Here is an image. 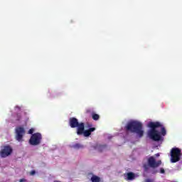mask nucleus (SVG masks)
Listing matches in <instances>:
<instances>
[{
    "label": "nucleus",
    "instance_id": "obj_1",
    "mask_svg": "<svg viewBox=\"0 0 182 182\" xmlns=\"http://www.w3.org/2000/svg\"><path fill=\"white\" fill-rule=\"evenodd\" d=\"M148 127L151 129L147 132L148 137L154 141H160L161 136L167 134L166 128L159 122H150L148 123Z\"/></svg>",
    "mask_w": 182,
    "mask_h": 182
},
{
    "label": "nucleus",
    "instance_id": "obj_2",
    "mask_svg": "<svg viewBox=\"0 0 182 182\" xmlns=\"http://www.w3.org/2000/svg\"><path fill=\"white\" fill-rule=\"evenodd\" d=\"M147 164L144 165V168L145 171H149V167L151 168H157V167H160L161 166V161H156V158L154 156H150L147 160Z\"/></svg>",
    "mask_w": 182,
    "mask_h": 182
},
{
    "label": "nucleus",
    "instance_id": "obj_3",
    "mask_svg": "<svg viewBox=\"0 0 182 182\" xmlns=\"http://www.w3.org/2000/svg\"><path fill=\"white\" fill-rule=\"evenodd\" d=\"M181 157V149L173 147L171 149V163H177L180 161Z\"/></svg>",
    "mask_w": 182,
    "mask_h": 182
},
{
    "label": "nucleus",
    "instance_id": "obj_4",
    "mask_svg": "<svg viewBox=\"0 0 182 182\" xmlns=\"http://www.w3.org/2000/svg\"><path fill=\"white\" fill-rule=\"evenodd\" d=\"M127 133H137V121H130L124 127Z\"/></svg>",
    "mask_w": 182,
    "mask_h": 182
},
{
    "label": "nucleus",
    "instance_id": "obj_5",
    "mask_svg": "<svg viewBox=\"0 0 182 182\" xmlns=\"http://www.w3.org/2000/svg\"><path fill=\"white\" fill-rule=\"evenodd\" d=\"M13 151L14 149H12V146H11L10 145L3 146H1V149L0 150V156L2 159H5L11 156Z\"/></svg>",
    "mask_w": 182,
    "mask_h": 182
},
{
    "label": "nucleus",
    "instance_id": "obj_6",
    "mask_svg": "<svg viewBox=\"0 0 182 182\" xmlns=\"http://www.w3.org/2000/svg\"><path fill=\"white\" fill-rule=\"evenodd\" d=\"M41 140L42 134H41V133H35L33 134L30 138L29 143L31 146H38V144H41Z\"/></svg>",
    "mask_w": 182,
    "mask_h": 182
},
{
    "label": "nucleus",
    "instance_id": "obj_7",
    "mask_svg": "<svg viewBox=\"0 0 182 182\" xmlns=\"http://www.w3.org/2000/svg\"><path fill=\"white\" fill-rule=\"evenodd\" d=\"M25 128L17 127L16 128V140H17V141H23V136H25Z\"/></svg>",
    "mask_w": 182,
    "mask_h": 182
},
{
    "label": "nucleus",
    "instance_id": "obj_8",
    "mask_svg": "<svg viewBox=\"0 0 182 182\" xmlns=\"http://www.w3.org/2000/svg\"><path fill=\"white\" fill-rule=\"evenodd\" d=\"M77 134L78 136H82V134H83L85 137H89L92 134L88 129L85 130V124H81L79 129H77Z\"/></svg>",
    "mask_w": 182,
    "mask_h": 182
},
{
    "label": "nucleus",
    "instance_id": "obj_9",
    "mask_svg": "<svg viewBox=\"0 0 182 182\" xmlns=\"http://www.w3.org/2000/svg\"><path fill=\"white\" fill-rule=\"evenodd\" d=\"M80 124H85L83 122L79 123V121L75 117H71L69 119V125L72 129H76L77 130L80 127Z\"/></svg>",
    "mask_w": 182,
    "mask_h": 182
},
{
    "label": "nucleus",
    "instance_id": "obj_10",
    "mask_svg": "<svg viewBox=\"0 0 182 182\" xmlns=\"http://www.w3.org/2000/svg\"><path fill=\"white\" fill-rule=\"evenodd\" d=\"M144 131L143 130V124L140 122H137V136L139 137H143Z\"/></svg>",
    "mask_w": 182,
    "mask_h": 182
},
{
    "label": "nucleus",
    "instance_id": "obj_11",
    "mask_svg": "<svg viewBox=\"0 0 182 182\" xmlns=\"http://www.w3.org/2000/svg\"><path fill=\"white\" fill-rule=\"evenodd\" d=\"M124 180H127V181H132V180H134L136 176L132 172H129L124 174Z\"/></svg>",
    "mask_w": 182,
    "mask_h": 182
},
{
    "label": "nucleus",
    "instance_id": "obj_12",
    "mask_svg": "<svg viewBox=\"0 0 182 182\" xmlns=\"http://www.w3.org/2000/svg\"><path fill=\"white\" fill-rule=\"evenodd\" d=\"M91 181L92 182H100L101 181V179H100V177L96 176V175H93L92 177H91Z\"/></svg>",
    "mask_w": 182,
    "mask_h": 182
},
{
    "label": "nucleus",
    "instance_id": "obj_13",
    "mask_svg": "<svg viewBox=\"0 0 182 182\" xmlns=\"http://www.w3.org/2000/svg\"><path fill=\"white\" fill-rule=\"evenodd\" d=\"M107 149V145H100L98 146V151H100V153H102V151H105V150H106Z\"/></svg>",
    "mask_w": 182,
    "mask_h": 182
},
{
    "label": "nucleus",
    "instance_id": "obj_14",
    "mask_svg": "<svg viewBox=\"0 0 182 182\" xmlns=\"http://www.w3.org/2000/svg\"><path fill=\"white\" fill-rule=\"evenodd\" d=\"M92 117L93 120H99L100 119V116L96 113H92Z\"/></svg>",
    "mask_w": 182,
    "mask_h": 182
},
{
    "label": "nucleus",
    "instance_id": "obj_15",
    "mask_svg": "<svg viewBox=\"0 0 182 182\" xmlns=\"http://www.w3.org/2000/svg\"><path fill=\"white\" fill-rule=\"evenodd\" d=\"M15 118L16 122H21V119H22V114H21V113H17L16 114Z\"/></svg>",
    "mask_w": 182,
    "mask_h": 182
},
{
    "label": "nucleus",
    "instance_id": "obj_16",
    "mask_svg": "<svg viewBox=\"0 0 182 182\" xmlns=\"http://www.w3.org/2000/svg\"><path fill=\"white\" fill-rule=\"evenodd\" d=\"M73 149H83V145L80 144H75L73 145Z\"/></svg>",
    "mask_w": 182,
    "mask_h": 182
},
{
    "label": "nucleus",
    "instance_id": "obj_17",
    "mask_svg": "<svg viewBox=\"0 0 182 182\" xmlns=\"http://www.w3.org/2000/svg\"><path fill=\"white\" fill-rule=\"evenodd\" d=\"M95 130H96V128L92 127L88 129V132H90V133L92 134V132H95Z\"/></svg>",
    "mask_w": 182,
    "mask_h": 182
},
{
    "label": "nucleus",
    "instance_id": "obj_18",
    "mask_svg": "<svg viewBox=\"0 0 182 182\" xmlns=\"http://www.w3.org/2000/svg\"><path fill=\"white\" fill-rule=\"evenodd\" d=\"M33 132H35V129L33 128H31L28 130V134H33Z\"/></svg>",
    "mask_w": 182,
    "mask_h": 182
},
{
    "label": "nucleus",
    "instance_id": "obj_19",
    "mask_svg": "<svg viewBox=\"0 0 182 182\" xmlns=\"http://www.w3.org/2000/svg\"><path fill=\"white\" fill-rule=\"evenodd\" d=\"M144 182H154V179L146 178L145 179Z\"/></svg>",
    "mask_w": 182,
    "mask_h": 182
},
{
    "label": "nucleus",
    "instance_id": "obj_20",
    "mask_svg": "<svg viewBox=\"0 0 182 182\" xmlns=\"http://www.w3.org/2000/svg\"><path fill=\"white\" fill-rule=\"evenodd\" d=\"M160 173H161V174H164L166 173V171H164V168H161Z\"/></svg>",
    "mask_w": 182,
    "mask_h": 182
},
{
    "label": "nucleus",
    "instance_id": "obj_21",
    "mask_svg": "<svg viewBox=\"0 0 182 182\" xmlns=\"http://www.w3.org/2000/svg\"><path fill=\"white\" fill-rule=\"evenodd\" d=\"M35 174H36V171H31L30 172V175H31V176H35Z\"/></svg>",
    "mask_w": 182,
    "mask_h": 182
},
{
    "label": "nucleus",
    "instance_id": "obj_22",
    "mask_svg": "<svg viewBox=\"0 0 182 182\" xmlns=\"http://www.w3.org/2000/svg\"><path fill=\"white\" fill-rule=\"evenodd\" d=\"M19 182H26V179L25 178H21L20 179V181Z\"/></svg>",
    "mask_w": 182,
    "mask_h": 182
},
{
    "label": "nucleus",
    "instance_id": "obj_23",
    "mask_svg": "<svg viewBox=\"0 0 182 182\" xmlns=\"http://www.w3.org/2000/svg\"><path fill=\"white\" fill-rule=\"evenodd\" d=\"M16 107V109H21L19 107Z\"/></svg>",
    "mask_w": 182,
    "mask_h": 182
},
{
    "label": "nucleus",
    "instance_id": "obj_24",
    "mask_svg": "<svg viewBox=\"0 0 182 182\" xmlns=\"http://www.w3.org/2000/svg\"><path fill=\"white\" fill-rule=\"evenodd\" d=\"M88 127H92V124L88 125Z\"/></svg>",
    "mask_w": 182,
    "mask_h": 182
},
{
    "label": "nucleus",
    "instance_id": "obj_25",
    "mask_svg": "<svg viewBox=\"0 0 182 182\" xmlns=\"http://www.w3.org/2000/svg\"><path fill=\"white\" fill-rule=\"evenodd\" d=\"M155 173H157V171H156L155 172H154L153 174H155Z\"/></svg>",
    "mask_w": 182,
    "mask_h": 182
},
{
    "label": "nucleus",
    "instance_id": "obj_26",
    "mask_svg": "<svg viewBox=\"0 0 182 182\" xmlns=\"http://www.w3.org/2000/svg\"><path fill=\"white\" fill-rule=\"evenodd\" d=\"M54 182H60V181H55Z\"/></svg>",
    "mask_w": 182,
    "mask_h": 182
},
{
    "label": "nucleus",
    "instance_id": "obj_27",
    "mask_svg": "<svg viewBox=\"0 0 182 182\" xmlns=\"http://www.w3.org/2000/svg\"><path fill=\"white\" fill-rule=\"evenodd\" d=\"M157 156H159V154H157Z\"/></svg>",
    "mask_w": 182,
    "mask_h": 182
}]
</instances>
